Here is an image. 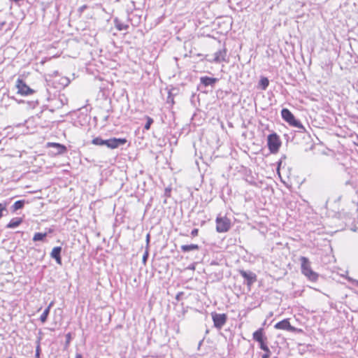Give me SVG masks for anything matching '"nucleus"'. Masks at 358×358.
<instances>
[{"label":"nucleus","mask_w":358,"mask_h":358,"mask_svg":"<svg viewBox=\"0 0 358 358\" xmlns=\"http://www.w3.org/2000/svg\"><path fill=\"white\" fill-rule=\"evenodd\" d=\"M87 5H83V6H80V7L78 8V12H79L80 13H83V12H84V10H85V9H87Z\"/></svg>","instance_id":"obj_32"},{"label":"nucleus","mask_w":358,"mask_h":358,"mask_svg":"<svg viewBox=\"0 0 358 358\" xmlns=\"http://www.w3.org/2000/svg\"><path fill=\"white\" fill-rule=\"evenodd\" d=\"M47 231L45 233H48V234H52L54 231H55V229L54 228H48L46 229Z\"/></svg>","instance_id":"obj_35"},{"label":"nucleus","mask_w":358,"mask_h":358,"mask_svg":"<svg viewBox=\"0 0 358 358\" xmlns=\"http://www.w3.org/2000/svg\"><path fill=\"white\" fill-rule=\"evenodd\" d=\"M171 189L169 188V187H166L165 189V191H164V195L166 197H169L171 196Z\"/></svg>","instance_id":"obj_31"},{"label":"nucleus","mask_w":358,"mask_h":358,"mask_svg":"<svg viewBox=\"0 0 358 358\" xmlns=\"http://www.w3.org/2000/svg\"><path fill=\"white\" fill-rule=\"evenodd\" d=\"M25 203L24 200H18L16 201L13 206H11V210L13 212L17 211V210L22 209L24 208Z\"/></svg>","instance_id":"obj_19"},{"label":"nucleus","mask_w":358,"mask_h":358,"mask_svg":"<svg viewBox=\"0 0 358 358\" xmlns=\"http://www.w3.org/2000/svg\"><path fill=\"white\" fill-rule=\"evenodd\" d=\"M239 273L246 281L248 287H250L257 280V275L250 271L239 270Z\"/></svg>","instance_id":"obj_9"},{"label":"nucleus","mask_w":358,"mask_h":358,"mask_svg":"<svg viewBox=\"0 0 358 358\" xmlns=\"http://www.w3.org/2000/svg\"><path fill=\"white\" fill-rule=\"evenodd\" d=\"M282 142L279 136L273 132L267 136V146L271 153L275 154L279 151Z\"/></svg>","instance_id":"obj_4"},{"label":"nucleus","mask_w":358,"mask_h":358,"mask_svg":"<svg viewBox=\"0 0 358 358\" xmlns=\"http://www.w3.org/2000/svg\"><path fill=\"white\" fill-rule=\"evenodd\" d=\"M301 262V270L303 274L310 281L316 282L318 280L319 274L315 272L310 266V262L308 257H301L299 259Z\"/></svg>","instance_id":"obj_2"},{"label":"nucleus","mask_w":358,"mask_h":358,"mask_svg":"<svg viewBox=\"0 0 358 358\" xmlns=\"http://www.w3.org/2000/svg\"><path fill=\"white\" fill-rule=\"evenodd\" d=\"M252 338L257 342H260L264 340H267L266 336L264 334V329L259 328L255 331L252 334Z\"/></svg>","instance_id":"obj_14"},{"label":"nucleus","mask_w":358,"mask_h":358,"mask_svg":"<svg viewBox=\"0 0 358 358\" xmlns=\"http://www.w3.org/2000/svg\"><path fill=\"white\" fill-rule=\"evenodd\" d=\"M8 358H13L12 357H8Z\"/></svg>","instance_id":"obj_46"},{"label":"nucleus","mask_w":358,"mask_h":358,"mask_svg":"<svg viewBox=\"0 0 358 358\" xmlns=\"http://www.w3.org/2000/svg\"><path fill=\"white\" fill-rule=\"evenodd\" d=\"M71 341V333H68L66 335V343H65V347L67 348Z\"/></svg>","instance_id":"obj_28"},{"label":"nucleus","mask_w":358,"mask_h":358,"mask_svg":"<svg viewBox=\"0 0 358 358\" xmlns=\"http://www.w3.org/2000/svg\"><path fill=\"white\" fill-rule=\"evenodd\" d=\"M198 233H199V229H193L192 230L191 235L194 237V236H196L198 235Z\"/></svg>","instance_id":"obj_33"},{"label":"nucleus","mask_w":358,"mask_h":358,"mask_svg":"<svg viewBox=\"0 0 358 358\" xmlns=\"http://www.w3.org/2000/svg\"><path fill=\"white\" fill-rule=\"evenodd\" d=\"M1 264H8V262H2V263H1Z\"/></svg>","instance_id":"obj_45"},{"label":"nucleus","mask_w":358,"mask_h":358,"mask_svg":"<svg viewBox=\"0 0 358 358\" xmlns=\"http://www.w3.org/2000/svg\"><path fill=\"white\" fill-rule=\"evenodd\" d=\"M7 212L6 204L0 203V219L3 216V212Z\"/></svg>","instance_id":"obj_27"},{"label":"nucleus","mask_w":358,"mask_h":358,"mask_svg":"<svg viewBox=\"0 0 358 358\" xmlns=\"http://www.w3.org/2000/svg\"><path fill=\"white\" fill-rule=\"evenodd\" d=\"M264 352H265L264 354H268V355L269 357L271 356V350H270V349H269L268 348V349H267V350H264Z\"/></svg>","instance_id":"obj_37"},{"label":"nucleus","mask_w":358,"mask_h":358,"mask_svg":"<svg viewBox=\"0 0 358 358\" xmlns=\"http://www.w3.org/2000/svg\"><path fill=\"white\" fill-rule=\"evenodd\" d=\"M219 80L217 78L202 76L200 78V85L198 86V89L200 90L202 86L213 87L216 83Z\"/></svg>","instance_id":"obj_10"},{"label":"nucleus","mask_w":358,"mask_h":358,"mask_svg":"<svg viewBox=\"0 0 358 358\" xmlns=\"http://www.w3.org/2000/svg\"><path fill=\"white\" fill-rule=\"evenodd\" d=\"M76 358H83L82 355L80 354H77L76 356Z\"/></svg>","instance_id":"obj_42"},{"label":"nucleus","mask_w":358,"mask_h":358,"mask_svg":"<svg viewBox=\"0 0 358 358\" xmlns=\"http://www.w3.org/2000/svg\"><path fill=\"white\" fill-rule=\"evenodd\" d=\"M127 140L125 138H110L108 139H103L98 136L92 139V143L99 146H106L110 149H115L126 144Z\"/></svg>","instance_id":"obj_1"},{"label":"nucleus","mask_w":358,"mask_h":358,"mask_svg":"<svg viewBox=\"0 0 358 358\" xmlns=\"http://www.w3.org/2000/svg\"><path fill=\"white\" fill-rule=\"evenodd\" d=\"M166 103H171L172 105L174 104L173 94L171 91H169L168 96H167V99H166Z\"/></svg>","instance_id":"obj_24"},{"label":"nucleus","mask_w":358,"mask_h":358,"mask_svg":"<svg viewBox=\"0 0 358 358\" xmlns=\"http://www.w3.org/2000/svg\"><path fill=\"white\" fill-rule=\"evenodd\" d=\"M150 237V234H148L146 236V248H148V249L149 248Z\"/></svg>","instance_id":"obj_34"},{"label":"nucleus","mask_w":358,"mask_h":358,"mask_svg":"<svg viewBox=\"0 0 358 358\" xmlns=\"http://www.w3.org/2000/svg\"><path fill=\"white\" fill-rule=\"evenodd\" d=\"M199 248L200 247L197 244L182 245L180 247L181 251L183 252H188L192 250H198Z\"/></svg>","instance_id":"obj_17"},{"label":"nucleus","mask_w":358,"mask_h":358,"mask_svg":"<svg viewBox=\"0 0 358 358\" xmlns=\"http://www.w3.org/2000/svg\"><path fill=\"white\" fill-rule=\"evenodd\" d=\"M266 341L267 340H264L262 341L258 342L259 344L260 349L262 350L263 351L267 350L268 348L266 345Z\"/></svg>","instance_id":"obj_25"},{"label":"nucleus","mask_w":358,"mask_h":358,"mask_svg":"<svg viewBox=\"0 0 358 358\" xmlns=\"http://www.w3.org/2000/svg\"><path fill=\"white\" fill-rule=\"evenodd\" d=\"M274 327L276 329H282V330H287L290 332H303V330L301 329H298L296 327H294L291 325L289 319H284L278 322H277Z\"/></svg>","instance_id":"obj_7"},{"label":"nucleus","mask_w":358,"mask_h":358,"mask_svg":"<svg viewBox=\"0 0 358 358\" xmlns=\"http://www.w3.org/2000/svg\"><path fill=\"white\" fill-rule=\"evenodd\" d=\"M6 24V22L5 21H3V22H0V30H2L3 28V26Z\"/></svg>","instance_id":"obj_36"},{"label":"nucleus","mask_w":358,"mask_h":358,"mask_svg":"<svg viewBox=\"0 0 358 358\" xmlns=\"http://www.w3.org/2000/svg\"><path fill=\"white\" fill-rule=\"evenodd\" d=\"M270 357L268 355V354H264L262 357V358H269Z\"/></svg>","instance_id":"obj_41"},{"label":"nucleus","mask_w":358,"mask_h":358,"mask_svg":"<svg viewBox=\"0 0 358 358\" xmlns=\"http://www.w3.org/2000/svg\"><path fill=\"white\" fill-rule=\"evenodd\" d=\"M145 118H146L147 121L144 125V129L149 130L150 129V127H151L152 124L153 123L154 120L152 117H150L149 116H146Z\"/></svg>","instance_id":"obj_23"},{"label":"nucleus","mask_w":358,"mask_h":358,"mask_svg":"<svg viewBox=\"0 0 358 358\" xmlns=\"http://www.w3.org/2000/svg\"><path fill=\"white\" fill-rule=\"evenodd\" d=\"M286 159V156L284 155L281 157L280 159L279 160V162H278V166H277V171L278 172L279 171V169L282 164V160L283 159Z\"/></svg>","instance_id":"obj_30"},{"label":"nucleus","mask_w":358,"mask_h":358,"mask_svg":"<svg viewBox=\"0 0 358 358\" xmlns=\"http://www.w3.org/2000/svg\"><path fill=\"white\" fill-rule=\"evenodd\" d=\"M12 99H15L16 101H17L18 103H24V101L23 100H20V101H17L16 99H15L14 97H12Z\"/></svg>","instance_id":"obj_43"},{"label":"nucleus","mask_w":358,"mask_h":358,"mask_svg":"<svg viewBox=\"0 0 358 358\" xmlns=\"http://www.w3.org/2000/svg\"><path fill=\"white\" fill-rule=\"evenodd\" d=\"M52 302H51L49 306L44 310L43 313L41 314L40 317V320L42 323H44L47 321L48 317L50 313V308L52 306Z\"/></svg>","instance_id":"obj_18"},{"label":"nucleus","mask_w":358,"mask_h":358,"mask_svg":"<svg viewBox=\"0 0 358 358\" xmlns=\"http://www.w3.org/2000/svg\"><path fill=\"white\" fill-rule=\"evenodd\" d=\"M269 85V80L266 77H262L259 81V86L262 90H266Z\"/></svg>","instance_id":"obj_21"},{"label":"nucleus","mask_w":358,"mask_h":358,"mask_svg":"<svg viewBox=\"0 0 358 358\" xmlns=\"http://www.w3.org/2000/svg\"><path fill=\"white\" fill-rule=\"evenodd\" d=\"M214 327L217 329H221L227 321V315L225 313H211Z\"/></svg>","instance_id":"obj_6"},{"label":"nucleus","mask_w":358,"mask_h":358,"mask_svg":"<svg viewBox=\"0 0 358 358\" xmlns=\"http://www.w3.org/2000/svg\"><path fill=\"white\" fill-rule=\"evenodd\" d=\"M184 295H185V293L183 292H178L176 296V300L178 301L182 300Z\"/></svg>","instance_id":"obj_29"},{"label":"nucleus","mask_w":358,"mask_h":358,"mask_svg":"<svg viewBox=\"0 0 358 358\" xmlns=\"http://www.w3.org/2000/svg\"><path fill=\"white\" fill-rule=\"evenodd\" d=\"M47 146L55 149L54 152L55 155H62L67 152V148L64 145L59 143H48Z\"/></svg>","instance_id":"obj_11"},{"label":"nucleus","mask_w":358,"mask_h":358,"mask_svg":"<svg viewBox=\"0 0 358 358\" xmlns=\"http://www.w3.org/2000/svg\"><path fill=\"white\" fill-rule=\"evenodd\" d=\"M41 338L39 337L36 341V354H35L36 358H40V355H41Z\"/></svg>","instance_id":"obj_22"},{"label":"nucleus","mask_w":358,"mask_h":358,"mask_svg":"<svg viewBox=\"0 0 358 358\" xmlns=\"http://www.w3.org/2000/svg\"><path fill=\"white\" fill-rule=\"evenodd\" d=\"M210 264V265H218V263L216 261H212Z\"/></svg>","instance_id":"obj_39"},{"label":"nucleus","mask_w":358,"mask_h":358,"mask_svg":"<svg viewBox=\"0 0 358 358\" xmlns=\"http://www.w3.org/2000/svg\"><path fill=\"white\" fill-rule=\"evenodd\" d=\"M108 117H109V115H106V116L103 117V120H104V121H107V120H108Z\"/></svg>","instance_id":"obj_44"},{"label":"nucleus","mask_w":358,"mask_h":358,"mask_svg":"<svg viewBox=\"0 0 358 358\" xmlns=\"http://www.w3.org/2000/svg\"><path fill=\"white\" fill-rule=\"evenodd\" d=\"M62 251V248L61 246H57L53 248L50 252V257L51 258L54 259L57 264L59 265L62 264V256L61 253Z\"/></svg>","instance_id":"obj_12"},{"label":"nucleus","mask_w":358,"mask_h":358,"mask_svg":"<svg viewBox=\"0 0 358 358\" xmlns=\"http://www.w3.org/2000/svg\"><path fill=\"white\" fill-rule=\"evenodd\" d=\"M282 118L287 122L289 125L296 127L300 130L306 131L301 121L296 119L292 112L287 108H282L281 110Z\"/></svg>","instance_id":"obj_3"},{"label":"nucleus","mask_w":358,"mask_h":358,"mask_svg":"<svg viewBox=\"0 0 358 358\" xmlns=\"http://www.w3.org/2000/svg\"><path fill=\"white\" fill-rule=\"evenodd\" d=\"M202 343H203V340H201V341H199V344H198V348H197V349H198V350H199V349H200V348H201V346Z\"/></svg>","instance_id":"obj_38"},{"label":"nucleus","mask_w":358,"mask_h":358,"mask_svg":"<svg viewBox=\"0 0 358 358\" xmlns=\"http://www.w3.org/2000/svg\"><path fill=\"white\" fill-rule=\"evenodd\" d=\"M15 86L17 89V93L22 96L30 95L34 92V90L29 87L22 79L18 78Z\"/></svg>","instance_id":"obj_8"},{"label":"nucleus","mask_w":358,"mask_h":358,"mask_svg":"<svg viewBox=\"0 0 358 358\" xmlns=\"http://www.w3.org/2000/svg\"><path fill=\"white\" fill-rule=\"evenodd\" d=\"M231 228V220L227 217H217L216 218V231L218 233H224Z\"/></svg>","instance_id":"obj_5"},{"label":"nucleus","mask_w":358,"mask_h":358,"mask_svg":"<svg viewBox=\"0 0 358 358\" xmlns=\"http://www.w3.org/2000/svg\"><path fill=\"white\" fill-rule=\"evenodd\" d=\"M148 257H149V252H148V249L146 248V250L143 255V258H142V262L143 263V264H146Z\"/></svg>","instance_id":"obj_26"},{"label":"nucleus","mask_w":358,"mask_h":358,"mask_svg":"<svg viewBox=\"0 0 358 358\" xmlns=\"http://www.w3.org/2000/svg\"><path fill=\"white\" fill-rule=\"evenodd\" d=\"M114 25L116 29L119 31L127 30L129 28V25L122 22L119 18L115 17L113 20Z\"/></svg>","instance_id":"obj_16"},{"label":"nucleus","mask_w":358,"mask_h":358,"mask_svg":"<svg viewBox=\"0 0 358 358\" xmlns=\"http://www.w3.org/2000/svg\"><path fill=\"white\" fill-rule=\"evenodd\" d=\"M274 358H277V357H274Z\"/></svg>","instance_id":"obj_47"},{"label":"nucleus","mask_w":358,"mask_h":358,"mask_svg":"<svg viewBox=\"0 0 358 358\" xmlns=\"http://www.w3.org/2000/svg\"><path fill=\"white\" fill-rule=\"evenodd\" d=\"M23 222L22 217H13L10 220V221L6 225V228L8 229H14L20 226Z\"/></svg>","instance_id":"obj_15"},{"label":"nucleus","mask_w":358,"mask_h":358,"mask_svg":"<svg viewBox=\"0 0 358 358\" xmlns=\"http://www.w3.org/2000/svg\"><path fill=\"white\" fill-rule=\"evenodd\" d=\"M227 49L223 48L215 52L213 62L215 63H220L226 60Z\"/></svg>","instance_id":"obj_13"},{"label":"nucleus","mask_w":358,"mask_h":358,"mask_svg":"<svg viewBox=\"0 0 358 358\" xmlns=\"http://www.w3.org/2000/svg\"><path fill=\"white\" fill-rule=\"evenodd\" d=\"M47 236H48V233L37 232V233H35V234L34 235L32 240L34 242L44 241L45 238L47 237Z\"/></svg>","instance_id":"obj_20"},{"label":"nucleus","mask_w":358,"mask_h":358,"mask_svg":"<svg viewBox=\"0 0 358 358\" xmlns=\"http://www.w3.org/2000/svg\"><path fill=\"white\" fill-rule=\"evenodd\" d=\"M246 181H247L248 182H249L250 184H251V185H255V182L253 180H252V181H249V180H248V179H246Z\"/></svg>","instance_id":"obj_40"}]
</instances>
